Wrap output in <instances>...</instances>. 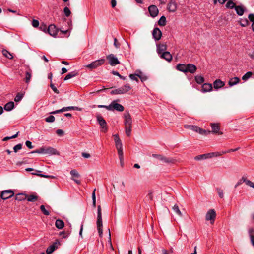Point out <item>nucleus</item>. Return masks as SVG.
I'll return each mask as SVG.
<instances>
[{
	"mask_svg": "<svg viewBox=\"0 0 254 254\" xmlns=\"http://www.w3.org/2000/svg\"><path fill=\"white\" fill-rule=\"evenodd\" d=\"M160 57L162 59L166 60L168 62H170L172 59V55L169 52H163L160 55Z\"/></svg>",
	"mask_w": 254,
	"mask_h": 254,
	"instance_id": "23",
	"label": "nucleus"
},
{
	"mask_svg": "<svg viewBox=\"0 0 254 254\" xmlns=\"http://www.w3.org/2000/svg\"><path fill=\"white\" fill-rule=\"evenodd\" d=\"M235 9L236 10L237 14L239 16H242L244 14L245 10V8L241 5L236 6L235 8Z\"/></svg>",
	"mask_w": 254,
	"mask_h": 254,
	"instance_id": "25",
	"label": "nucleus"
},
{
	"mask_svg": "<svg viewBox=\"0 0 254 254\" xmlns=\"http://www.w3.org/2000/svg\"><path fill=\"white\" fill-rule=\"evenodd\" d=\"M27 195L24 193H18L15 195V200L18 201H23L26 199Z\"/></svg>",
	"mask_w": 254,
	"mask_h": 254,
	"instance_id": "30",
	"label": "nucleus"
},
{
	"mask_svg": "<svg viewBox=\"0 0 254 254\" xmlns=\"http://www.w3.org/2000/svg\"><path fill=\"white\" fill-rule=\"evenodd\" d=\"M131 89V87L128 84H127L123 86L120 87L118 89L113 90L111 92V94H124L127 93Z\"/></svg>",
	"mask_w": 254,
	"mask_h": 254,
	"instance_id": "2",
	"label": "nucleus"
},
{
	"mask_svg": "<svg viewBox=\"0 0 254 254\" xmlns=\"http://www.w3.org/2000/svg\"><path fill=\"white\" fill-rule=\"evenodd\" d=\"M105 62V60L104 59H101L98 60H96L92 62L91 64L85 65V67L90 69H95L103 64Z\"/></svg>",
	"mask_w": 254,
	"mask_h": 254,
	"instance_id": "3",
	"label": "nucleus"
},
{
	"mask_svg": "<svg viewBox=\"0 0 254 254\" xmlns=\"http://www.w3.org/2000/svg\"><path fill=\"white\" fill-rule=\"evenodd\" d=\"M27 200L29 202H35L38 200V196L33 194L27 195Z\"/></svg>",
	"mask_w": 254,
	"mask_h": 254,
	"instance_id": "37",
	"label": "nucleus"
},
{
	"mask_svg": "<svg viewBox=\"0 0 254 254\" xmlns=\"http://www.w3.org/2000/svg\"><path fill=\"white\" fill-rule=\"evenodd\" d=\"M173 210L174 211V212H175L176 213V214H177L179 216H182V212H181V211L180 210L179 208V207L177 205H175L173 207Z\"/></svg>",
	"mask_w": 254,
	"mask_h": 254,
	"instance_id": "43",
	"label": "nucleus"
},
{
	"mask_svg": "<svg viewBox=\"0 0 254 254\" xmlns=\"http://www.w3.org/2000/svg\"><path fill=\"white\" fill-rule=\"evenodd\" d=\"M118 150V153L119 155V157L120 160H122L124 158V153H123V150L122 149H117Z\"/></svg>",
	"mask_w": 254,
	"mask_h": 254,
	"instance_id": "57",
	"label": "nucleus"
},
{
	"mask_svg": "<svg viewBox=\"0 0 254 254\" xmlns=\"http://www.w3.org/2000/svg\"><path fill=\"white\" fill-rule=\"evenodd\" d=\"M97 121L99 122L100 126L102 127L101 131L105 132L107 131V123L104 118L101 115H98L97 116Z\"/></svg>",
	"mask_w": 254,
	"mask_h": 254,
	"instance_id": "8",
	"label": "nucleus"
},
{
	"mask_svg": "<svg viewBox=\"0 0 254 254\" xmlns=\"http://www.w3.org/2000/svg\"><path fill=\"white\" fill-rule=\"evenodd\" d=\"M112 73L114 75H116V76H118V77H119L120 78L123 79V80H125L126 79V77L121 75V74H120V73L117 71H112Z\"/></svg>",
	"mask_w": 254,
	"mask_h": 254,
	"instance_id": "53",
	"label": "nucleus"
},
{
	"mask_svg": "<svg viewBox=\"0 0 254 254\" xmlns=\"http://www.w3.org/2000/svg\"><path fill=\"white\" fill-rule=\"evenodd\" d=\"M212 85L210 83H204L202 86L201 91L202 92H207L211 91Z\"/></svg>",
	"mask_w": 254,
	"mask_h": 254,
	"instance_id": "24",
	"label": "nucleus"
},
{
	"mask_svg": "<svg viewBox=\"0 0 254 254\" xmlns=\"http://www.w3.org/2000/svg\"><path fill=\"white\" fill-rule=\"evenodd\" d=\"M137 76L142 82H144L147 80V77L143 75L141 72H139V74H137Z\"/></svg>",
	"mask_w": 254,
	"mask_h": 254,
	"instance_id": "48",
	"label": "nucleus"
},
{
	"mask_svg": "<svg viewBox=\"0 0 254 254\" xmlns=\"http://www.w3.org/2000/svg\"><path fill=\"white\" fill-rule=\"evenodd\" d=\"M47 31L51 36L55 37L57 34L58 30L55 25L51 24L49 26Z\"/></svg>",
	"mask_w": 254,
	"mask_h": 254,
	"instance_id": "13",
	"label": "nucleus"
},
{
	"mask_svg": "<svg viewBox=\"0 0 254 254\" xmlns=\"http://www.w3.org/2000/svg\"><path fill=\"white\" fill-rule=\"evenodd\" d=\"M45 120L46 122L53 123L55 121V117L53 115H50L49 117L46 118Z\"/></svg>",
	"mask_w": 254,
	"mask_h": 254,
	"instance_id": "50",
	"label": "nucleus"
},
{
	"mask_svg": "<svg viewBox=\"0 0 254 254\" xmlns=\"http://www.w3.org/2000/svg\"><path fill=\"white\" fill-rule=\"evenodd\" d=\"M107 59L109 61L110 64L112 66H115L120 64V62L117 58L113 54L107 56Z\"/></svg>",
	"mask_w": 254,
	"mask_h": 254,
	"instance_id": "7",
	"label": "nucleus"
},
{
	"mask_svg": "<svg viewBox=\"0 0 254 254\" xmlns=\"http://www.w3.org/2000/svg\"><path fill=\"white\" fill-rule=\"evenodd\" d=\"M213 85L215 89H218L223 87L225 85V83L220 79H217L214 82Z\"/></svg>",
	"mask_w": 254,
	"mask_h": 254,
	"instance_id": "22",
	"label": "nucleus"
},
{
	"mask_svg": "<svg viewBox=\"0 0 254 254\" xmlns=\"http://www.w3.org/2000/svg\"><path fill=\"white\" fill-rule=\"evenodd\" d=\"M240 80L239 78L235 77L230 79L228 82V84L230 86H233L240 82Z\"/></svg>",
	"mask_w": 254,
	"mask_h": 254,
	"instance_id": "28",
	"label": "nucleus"
},
{
	"mask_svg": "<svg viewBox=\"0 0 254 254\" xmlns=\"http://www.w3.org/2000/svg\"><path fill=\"white\" fill-rule=\"evenodd\" d=\"M32 74V70L29 68H27L25 71V77L24 78V80L26 84H28L30 82Z\"/></svg>",
	"mask_w": 254,
	"mask_h": 254,
	"instance_id": "14",
	"label": "nucleus"
},
{
	"mask_svg": "<svg viewBox=\"0 0 254 254\" xmlns=\"http://www.w3.org/2000/svg\"><path fill=\"white\" fill-rule=\"evenodd\" d=\"M226 153H228V152H227V150L219 151V152H215V154H216V157L220 156L225 154Z\"/></svg>",
	"mask_w": 254,
	"mask_h": 254,
	"instance_id": "61",
	"label": "nucleus"
},
{
	"mask_svg": "<svg viewBox=\"0 0 254 254\" xmlns=\"http://www.w3.org/2000/svg\"><path fill=\"white\" fill-rule=\"evenodd\" d=\"M14 194V193L11 190H4L1 192V198L2 199L6 200L12 197Z\"/></svg>",
	"mask_w": 254,
	"mask_h": 254,
	"instance_id": "6",
	"label": "nucleus"
},
{
	"mask_svg": "<svg viewBox=\"0 0 254 254\" xmlns=\"http://www.w3.org/2000/svg\"><path fill=\"white\" fill-rule=\"evenodd\" d=\"M70 234V231H68L65 232L64 231H63L59 233V235L61 236L63 238L65 239L67 238L69 236Z\"/></svg>",
	"mask_w": 254,
	"mask_h": 254,
	"instance_id": "39",
	"label": "nucleus"
},
{
	"mask_svg": "<svg viewBox=\"0 0 254 254\" xmlns=\"http://www.w3.org/2000/svg\"><path fill=\"white\" fill-rule=\"evenodd\" d=\"M252 75H253L252 72L249 71L243 76L242 79L243 80L246 81V80H248L249 78H250L252 76Z\"/></svg>",
	"mask_w": 254,
	"mask_h": 254,
	"instance_id": "44",
	"label": "nucleus"
},
{
	"mask_svg": "<svg viewBox=\"0 0 254 254\" xmlns=\"http://www.w3.org/2000/svg\"><path fill=\"white\" fill-rule=\"evenodd\" d=\"M129 77L132 80H135L137 82H138V77L137 76V74H136V73L131 74L129 75Z\"/></svg>",
	"mask_w": 254,
	"mask_h": 254,
	"instance_id": "52",
	"label": "nucleus"
},
{
	"mask_svg": "<svg viewBox=\"0 0 254 254\" xmlns=\"http://www.w3.org/2000/svg\"><path fill=\"white\" fill-rule=\"evenodd\" d=\"M22 146V145L21 144H18L15 145L13 147L14 152L16 153L18 151V150L21 149Z\"/></svg>",
	"mask_w": 254,
	"mask_h": 254,
	"instance_id": "58",
	"label": "nucleus"
},
{
	"mask_svg": "<svg viewBox=\"0 0 254 254\" xmlns=\"http://www.w3.org/2000/svg\"><path fill=\"white\" fill-rule=\"evenodd\" d=\"M55 247L51 245L47 248L46 250V253L47 254H50L52 253L55 251Z\"/></svg>",
	"mask_w": 254,
	"mask_h": 254,
	"instance_id": "47",
	"label": "nucleus"
},
{
	"mask_svg": "<svg viewBox=\"0 0 254 254\" xmlns=\"http://www.w3.org/2000/svg\"><path fill=\"white\" fill-rule=\"evenodd\" d=\"M55 226L58 229H61L64 227V222L61 219H57L55 222Z\"/></svg>",
	"mask_w": 254,
	"mask_h": 254,
	"instance_id": "29",
	"label": "nucleus"
},
{
	"mask_svg": "<svg viewBox=\"0 0 254 254\" xmlns=\"http://www.w3.org/2000/svg\"><path fill=\"white\" fill-rule=\"evenodd\" d=\"M176 68L178 70L183 72L184 73L187 72V64H179L177 66Z\"/></svg>",
	"mask_w": 254,
	"mask_h": 254,
	"instance_id": "27",
	"label": "nucleus"
},
{
	"mask_svg": "<svg viewBox=\"0 0 254 254\" xmlns=\"http://www.w3.org/2000/svg\"><path fill=\"white\" fill-rule=\"evenodd\" d=\"M108 233H109V242L110 243V247L111 249V250H114V248L111 242V232L110 229H108Z\"/></svg>",
	"mask_w": 254,
	"mask_h": 254,
	"instance_id": "59",
	"label": "nucleus"
},
{
	"mask_svg": "<svg viewBox=\"0 0 254 254\" xmlns=\"http://www.w3.org/2000/svg\"><path fill=\"white\" fill-rule=\"evenodd\" d=\"M195 81L198 84H202L204 81V78L200 75H197L195 76Z\"/></svg>",
	"mask_w": 254,
	"mask_h": 254,
	"instance_id": "42",
	"label": "nucleus"
},
{
	"mask_svg": "<svg viewBox=\"0 0 254 254\" xmlns=\"http://www.w3.org/2000/svg\"><path fill=\"white\" fill-rule=\"evenodd\" d=\"M64 14L65 15V16L66 17H68L70 16V15L71 14V11H70V9L67 7H65L64 8Z\"/></svg>",
	"mask_w": 254,
	"mask_h": 254,
	"instance_id": "56",
	"label": "nucleus"
},
{
	"mask_svg": "<svg viewBox=\"0 0 254 254\" xmlns=\"http://www.w3.org/2000/svg\"><path fill=\"white\" fill-rule=\"evenodd\" d=\"M125 117V125L126 127H131L132 119L128 112L124 114Z\"/></svg>",
	"mask_w": 254,
	"mask_h": 254,
	"instance_id": "17",
	"label": "nucleus"
},
{
	"mask_svg": "<svg viewBox=\"0 0 254 254\" xmlns=\"http://www.w3.org/2000/svg\"><path fill=\"white\" fill-rule=\"evenodd\" d=\"M126 134L127 136H130L131 131V127H126Z\"/></svg>",
	"mask_w": 254,
	"mask_h": 254,
	"instance_id": "55",
	"label": "nucleus"
},
{
	"mask_svg": "<svg viewBox=\"0 0 254 254\" xmlns=\"http://www.w3.org/2000/svg\"><path fill=\"white\" fill-rule=\"evenodd\" d=\"M45 154H47L49 155H59V153L56 149L52 147H48L45 148Z\"/></svg>",
	"mask_w": 254,
	"mask_h": 254,
	"instance_id": "20",
	"label": "nucleus"
},
{
	"mask_svg": "<svg viewBox=\"0 0 254 254\" xmlns=\"http://www.w3.org/2000/svg\"><path fill=\"white\" fill-rule=\"evenodd\" d=\"M215 152L209 153L207 154H204L200 155H198L195 157V160H199L202 159H206L208 158H211L214 157H216Z\"/></svg>",
	"mask_w": 254,
	"mask_h": 254,
	"instance_id": "11",
	"label": "nucleus"
},
{
	"mask_svg": "<svg viewBox=\"0 0 254 254\" xmlns=\"http://www.w3.org/2000/svg\"><path fill=\"white\" fill-rule=\"evenodd\" d=\"M45 147H42L38 149L35 150L31 152V153H41V154H45Z\"/></svg>",
	"mask_w": 254,
	"mask_h": 254,
	"instance_id": "46",
	"label": "nucleus"
},
{
	"mask_svg": "<svg viewBox=\"0 0 254 254\" xmlns=\"http://www.w3.org/2000/svg\"><path fill=\"white\" fill-rule=\"evenodd\" d=\"M249 19L252 22V28L253 31L254 32V14L251 13L248 16Z\"/></svg>",
	"mask_w": 254,
	"mask_h": 254,
	"instance_id": "40",
	"label": "nucleus"
},
{
	"mask_svg": "<svg viewBox=\"0 0 254 254\" xmlns=\"http://www.w3.org/2000/svg\"><path fill=\"white\" fill-rule=\"evenodd\" d=\"M177 7V3L175 1L170 0L167 5V10L171 12L176 11Z\"/></svg>",
	"mask_w": 254,
	"mask_h": 254,
	"instance_id": "15",
	"label": "nucleus"
},
{
	"mask_svg": "<svg viewBox=\"0 0 254 254\" xmlns=\"http://www.w3.org/2000/svg\"><path fill=\"white\" fill-rule=\"evenodd\" d=\"M148 10L150 16L153 18L157 16L159 12L158 8L154 5L149 6L148 8Z\"/></svg>",
	"mask_w": 254,
	"mask_h": 254,
	"instance_id": "9",
	"label": "nucleus"
},
{
	"mask_svg": "<svg viewBox=\"0 0 254 254\" xmlns=\"http://www.w3.org/2000/svg\"><path fill=\"white\" fill-rule=\"evenodd\" d=\"M166 24V19L164 16H162L158 21V24L161 26H164Z\"/></svg>",
	"mask_w": 254,
	"mask_h": 254,
	"instance_id": "36",
	"label": "nucleus"
},
{
	"mask_svg": "<svg viewBox=\"0 0 254 254\" xmlns=\"http://www.w3.org/2000/svg\"><path fill=\"white\" fill-rule=\"evenodd\" d=\"M2 54L4 57L9 59H12L13 58L12 54L5 49L2 50Z\"/></svg>",
	"mask_w": 254,
	"mask_h": 254,
	"instance_id": "32",
	"label": "nucleus"
},
{
	"mask_svg": "<svg viewBox=\"0 0 254 254\" xmlns=\"http://www.w3.org/2000/svg\"><path fill=\"white\" fill-rule=\"evenodd\" d=\"M166 50V46L165 45H160L157 47V52L161 55L163 52H165Z\"/></svg>",
	"mask_w": 254,
	"mask_h": 254,
	"instance_id": "33",
	"label": "nucleus"
},
{
	"mask_svg": "<svg viewBox=\"0 0 254 254\" xmlns=\"http://www.w3.org/2000/svg\"><path fill=\"white\" fill-rule=\"evenodd\" d=\"M40 208L41 211L45 215L48 216L50 214L49 211L45 209L44 205H41Z\"/></svg>",
	"mask_w": 254,
	"mask_h": 254,
	"instance_id": "49",
	"label": "nucleus"
},
{
	"mask_svg": "<svg viewBox=\"0 0 254 254\" xmlns=\"http://www.w3.org/2000/svg\"><path fill=\"white\" fill-rule=\"evenodd\" d=\"M23 97V94L21 93H18L14 98V101L16 102H19Z\"/></svg>",
	"mask_w": 254,
	"mask_h": 254,
	"instance_id": "45",
	"label": "nucleus"
},
{
	"mask_svg": "<svg viewBox=\"0 0 254 254\" xmlns=\"http://www.w3.org/2000/svg\"><path fill=\"white\" fill-rule=\"evenodd\" d=\"M32 174H34V175H36L40 176L41 177L46 178H55V177L54 176H51V175H46L42 174H37V173H32Z\"/></svg>",
	"mask_w": 254,
	"mask_h": 254,
	"instance_id": "51",
	"label": "nucleus"
},
{
	"mask_svg": "<svg viewBox=\"0 0 254 254\" xmlns=\"http://www.w3.org/2000/svg\"><path fill=\"white\" fill-rule=\"evenodd\" d=\"M236 6V4L232 0L228 1L226 4V7L227 8L233 9L235 8Z\"/></svg>",
	"mask_w": 254,
	"mask_h": 254,
	"instance_id": "38",
	"label": "nucleus"
},
{
	"mask_svg": "<svg viewBox=\"0 0 254 254\" xmlns=\"http://www.w3.org/2000/svg\"><path fill=\"white\" fill-rule=\"evenodd\" d=\"M114 41V45L115 46L116 48H119L120 47V44L118 42L117 39L116 38H115Z\"/></svg>",
	"mask_w": 254,
	"mask_h": 254,
	"instance_id": "63",
	"label": "nucleus"
},
{
	"mask_svg": "<svg viewBox=\"0 0 254 254\" xmlns=\"http://www.w3.org/2000/svg\"><path fill=\"white\" fill-rule=\"evenodd\" d=\"M70 174L72 176V178H71L76 184H80L81 182L80 180L74 179V178H79L80 177L79 174L76 170H72L70 172Z\"/></svg>",
	"mask_w": 254,
	"mask_h": 254,
	"instance_id": "19",
	"label": "nucleus"
},
{
	"mask_svg": "<svg viewBox=\"0 0 254 254\" xmlns=\"http://www.w3.org/2000/svg\"><path fill=\"white\" fill-rule=\"evenodd\" d=\"M115 146H116L117 149H120L123 148V144H122L121 141L120 142H116Z\"/></svg>",
	"mask_w": 254,
	"mask_h": 254,
	"instance_id": "60",
	"label": "nucleus"
},
{
	"mask_svg": "<svg viewBox=\"0 0 254 254\" xmlns=\"http://www.w3.org/2000/svg\"><path fill=\"white\" fill-rule=\"evenodd\" d=\"M25 144H26V146L29 149H32L33 148V146L32 145V143L30 141H28V140L26 141L25 142Z\"/></svg>",
	"mask_w": 254,
	"mask_h": 254,
	"instance_id": "64",
	"label": "nucleus"
},
{
	"mask_svg": "<svg viewBox=\"0 0 254 254\" xmlns=\"http://www.w3.org/2000/svg\"><path fill=\"white\" fill-rule=\"evenodd\" d=\"M78 110V107L74 106L64 107L60 110H57L50 113L51 114H56L61 112L69 111L70 110Z\"/></svg>",
	"mask_w": 254,
	"mask_h": 254,
	"instance_id": "12",
	"label": "nucleus"
},
{
	"mask_svg": "<svg viewBox=\"0 0 254 254\" xmlns=\"http://www.w3.org/2000/svg\"><path fill=\"white\" fill-rule=\"evenodd\" d=\"M197 70L196 66L191 64H187V72H190V73H194Z\"/></svg>",
	"mask_w": 254,
	"mask_h": 254,
	"instance_id": "21",
	"label": "nucleus"
},
{
	"mask_svg": "<svg viewBox=\"0 0 254 254\" xmlns=\"http://www.w3.org/2000/svg\"><path fill=\"white\" fill-rule=\"evenodd\" d=\"M243 181L248 186L254 188V183L251 181L247 180L245 177H243Z\"/></svg>",
	"mask_w": 254,
	"mask_h": 254,
	"instance_id": "41",
	"label": "nucleus"
},
{
	"mask_svg": "<svg viewBox=\"0 0 254 254\" xmlns=\"http://www.w3.org/2000/svg\"><path fill=\"white\" fill-rule=\"evenodd\" d=\"M216 217V212L214 209L209 210L206 214L205 219L206 221H210L211 224H213Z\"/></svg>",
	"mask_w": 254,
	"mask_h": 254,
	"instance_id": "5",
	"label": "nucleus"
},
{
	"mask_svg": "<svg viewBox=\"0 0 254 254\" xmlns=\"http://www.w3.org/2000/svg\"><path fill=\"white\" fill-rule=\"evenodd\" d=\"M212 131L211 132L213 133L218 134H222V132L220 131V126L217 123H211L210 125Z\"/></svg>",
	"mask_w": 254,
	"mask_h": 254,
	"instance_id": "16",
	"label": "nucleus"
},
{
	"mask_svg": "<svg viewBox=\"0 0 254 254\" xmlns=\"http://www.w3.org/2000/svg\"><path fill=\"white\" fill-rule=\"evenodd\" d=\"M111 110H116L118 111L122 112L124 110V107L121 104L117 103L115 101H113L111 103Z\"/></svg>",
	"mask_w": 254,
	"mask_h": 254,
	"instance_id": "10",
	"label": "nucleus"
},
{
	"mask_svg": "<svg viewBox=\"0 0 254 254\" xmlns=\"http://www.w3.org/2000/svg\"><path fill=\"white\" fill-rule=\"evenodd\" d=\"M78 74V73L76 71L71 72L66 75V76L64 77V80H67L71 78L76 76Z\"/></svg>",
	"mask_w": 254,
	"mask_h": 254,
	"instance_id": "31",
	"label": "nucleus"
},
{
	"mask_svg": "<svg viewBox=\"0 0 254 254\" xmlns=\"http://www.w3.org/2000/svg\"><path fill=\"white\" fill-rule=\"evenodd\" d=\"M185 127L186 128L190 129L191 130L195 131L196 132H198L199 127L198 126H194V125H185Z\"/></svg>",
	"mask_w": 254,
	"mask_h": 254,
	"instance_id": "34",
	"label": "nucleus"
},
{
	"mask_svg": "<svg viewBox=\"0 0 254 254\" xmlns=\"http://www.w3.org/2000/svg\"><path fill=\"white\" fill-rule=\"evenodd\" d=\"M14 106V103L13 101H10L7 103L4 107V109L7 111L12 110Z\"/></svg>",
	"mask_w": 254,
	"mask_h": 254,
	"instance_id": "26",
	"label": "nucleus"
},
{
	"mask_svg": "<svg viewBox=\"0 0 254 254\" xmlns=\"http://www.w3.org/2000/svg\"><path fill=\"white\" fill-rule=\"evenodd\" d=\"M32 25L34 27H37L39 25V22L37 20L33 19L32 21Z\"/></svg>",
	"mask_w": 254,
	"mask_h": 254,
	"instance_id": "62",
	"label": "nucleus"
},
{
	"mask_svg": "<svg viewBox=\"0 0 254 254\" xmlns=\"http://www.w3.org/2000/svg\"><path fill=\"white\" fill-rule=\"evenodd\" d=\"M152 36L155 40L160 39L162 36V32L158 28H155L152 32Z\"/></svg>",
	"mask_w": 254,
	"mask_h": 254,
	"instance_id": "18",
	"label": "nucleus"
},
{
	"mask_svg": "<svg viewBox=\"0 0 254 254\" xmlns=\"http://www.w3.org/2000/svg\"><path fill=\"white\" fill-rule=\"evenodd\" d=\"M216 190H217L219 196L221 198H223V197H224L223 190L221 189L218 188H217L216 189Z\"/></svg>",
	"mask_w": 254,
	"mask_h": 254,
	"instance_id": "54",
	"label": "nucleus"
},
{
	"mask_svg": "<svg viewBox=\"0 0 254 254\" xmlns=\"http://www.w3.org/2000/svg\"><path fill=\"white\" fill-rule=\"evenodd\" d=\"M102 226L101 207L100 205H99L98 206L97 226L100 237H102L103 235Z\"/></svg>",
	"mask_w": 254,
	"mask_h": 254,
	"instance_id": "1",
	"label": "nucleus"
},
{
	"mask_svg": "<svg viewBox=\"0 0 254 254\" xmlns=\"http://www.w3.org/2000/svg\"><path fill=\"white\" fill-rule=\"evenodd\" d=\"M239 22L242 27H246L249 24V21L247 18L240 19Z\"/></svg>",
	"mask_w": 254,
	"mask_h": 254,
	"instance_id": "35",
	"label": "nucleus"
},
{
	"mask_svg": "<svg viewBox=\"0 0 254 254\" xmlns=\"http://www.w3.org/2000/svg\"><path fill=\"white\" fill-rule=\"evenodd\" d=\"M152 157L166 163H174L175 162V160L173 158H167L163 155L159 154H152Z\"/></svg>",
	"mask_w": 254,
	"mask_h": 254,
	"instance_id": "4",
	"label": "nucleus"
}]
</instances>
